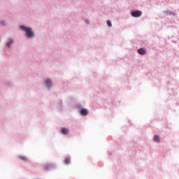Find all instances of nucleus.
<instances>
[{
    "instance_id": "nucleus-1",
    "label": "nucleus",
    "mask_w": 179,
    "mask_h": 179,
    "mask_svg": "<svg viewBox=\"0 0 179 179\" xmlns=\"http://www.w3.org/2000/svg\"><path fill=\"white\" fill-rule=\"evenodd\" d=\"M20 29L22 30V31H26L27 33V36L28 38H33L34 37V33L32 31L30 27H27L25 26H21L20 27Z\"/></svg>"
},
{
    "instance_id": "nucleus-2",
    "label": "nucleus",
    "mask_w": 179,
    "mask_h": 179,
    "mask_svg": "<svg viewBox=\"0 0 179 179\" xmlns=\"http://www.w3.org/2000/svg\"><path fill=\"white\" fill-rule=\"evenodd\" d=\"M142 15L141 11H132L131 16L134 17H139Z\"/></svg>"
},
{
    "instance_id": "nucleus-3",
    "label": "nucleus",
    "mask_w": 179,
    "mask_h": 179,
    "mask_svg": "<svg viewBox=\"0 0 179 179\" xmlns=\"http://www.w3.org/2000/svg\"><path fill=\"white\" fill-rule=\"evenodd\" d=\"M138 54H140V55H144L146 54V50L143 48H140L138 49Z\"/></svg>"
},
{
    "instance_id": "nucleus-4",
    "label": "nucleus",
    "mask_w": 179,
    "mask_h": 179,
    "mask_svg": "<svg viewBox=\"0 0 179 179\" xmlns=\"http://www.w3.org/2000/svg\"><path fill=\"white\" fill-rule=\"evenodd\" d=\"M45 84H46V85H47L48 87H51V85H52V81H51L50 79H46V80H45Z\"/></svg>"
},
{
    "instance_id": "nucleus-5",
    "label": "nucleus",
    "mask_w": 179,
    "mask_h": 179,
    "mask_svg": "<svg viewBox=\"0 0 179 179\" xmlns=\"http://www.w3.org/2000/svg\"><path fill=\"white\" fill-rule=\"evenodd\" d=\"M153 141H154L155 142H156V143H159V142H160V138H159V136H157V135L154 136V137H153Z\"/></svg>"
},
{
    "instance_id": "nucleus-6",
    "label": "nucleus",
    "mask_w": 179,
    "mask_h": 179,
    "mask_svg": "<svg viewBox=\"0 0 179 179\" xmlns=\"http://www.w3.org/2000/svg\"><path fill=\"white\" fill-rule=\"evenodd\" d=\"M80 113L84 115V116H86L88 115L89 112L86 110V109H82L80 110Z\"/></svg>"
},
{
    "instance_id": "nucleus-7",
    "label": "nucleus",
    "mask_w": 179,
    "mask_h": 179,
    "mask_svg": "<svg viewBox=\"0 0 179 179\" xmlns=\"http://www.w3.org/2000/svg\"><path fill=\"white\" fill-rule=\"evenodd\" d=\"M62 133L63 134H69V130L66 128H62Z\"/></svg>"
},
{
    "instance_id": "nucleus-8",
    "label": "nucleus",
    "mask_w": 179,
    "mask_h": 179,
    "mask_svg": "<svg viewBox=\"0 0 179 179\" xmlns=\"http://www.w3.org/2000/svg\"><path fill=\"white\" fill-rule=\"evenodd\" d=\"M64 163L67 165L71 164V159L70 158H65Z\"/></svg>"
},
{
    "instance_id": "nucleus-9",
    "label": "nucleus",
    "mask_w": 179,
    "mask_h": 179,
    "mask_svg": "<svg viewBox=\"0 0 179 179\" xmlns=\"http://www.w3.org/2000/svg\"><path fill=\"white\" fill-rule=\"evenodd\" d=\"M13 43V40L10 39V42L7 43V46L10 48V45Z\"/></svg>"
},
{
    "instance_id": "nucleus-10",
    "label": "nucleus",
    "mask_w": 179,
    "mask_h": 179,
    "mask_svg": "<svg viewBox=\"0 0 179 179\" xmlns=\"http://www.w3.org/2000/svg\"><path fill=\"white\" fill-rule=\"evenodd\" d=\"M20 158L24 162L27 161V158L26 157L20 156Z\"/></svg>"
},
{
    "instance_id": "nucleus-11",
    "label": "nucleus",
    "mask_w": 179,
    "mask_h": 179,
    "mask_svg": "<svg viewBox=\"0 0 179 179\" xmlns=\"http://www.w3.org/2000/svg\"><path fill=\"white\" fill-rule=\"evenodd\" d=\"M106 24H108V26L109 27H112V23H111V22H110V20H108V22H106Z\"/></svg>"
},
{
    "instance_id": "nucleus-12",
    "label": "nucleus",
    "mask_w": 179,
    "mask_h": 179,
    "mask_svg": "<svg viewBox=\"0 0 179 179\" xmlns=\"http://www.w3.org/2000/svg\"><path fill=\"white\" fill-rule=\"evenodd\" d=\"M50 167H51V166H47L45 167V170L48 171L50 169Z\"/></svg>"
}]
</instances>
